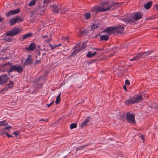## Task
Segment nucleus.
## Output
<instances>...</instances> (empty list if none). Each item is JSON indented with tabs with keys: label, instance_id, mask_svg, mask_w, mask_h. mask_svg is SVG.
<instances>
[{
	"label": "nucleus",
	"instance_id": "nucleus-1",
	"mask_svg": "<svg viewBox=\"0 0 158 158\" xmlns=\"http://www.w3.org/2000/svg\"><path fill=\"white\" fill-rule=\"evenodd\" d=\"M143 16L142 13L137 12L134 14L128 15L126 17L120 18V19L127 24H134L138 20L141 19Z\"/></svg>",
	"mask_w": 158,
	"mask_h": 158
},
{
	"label": "nucleus",
	"instance_id": "nucleus-2",
	"mask_svg": "<svg viewBox=\"0 0 158 158\" xmlns=\"http://www.w3.org/2000/svg\"><path fill=\"white\" fill-rule=\"evenodd\" d=\"M107 3L105 2L102 4L100 6H96L93 8L91 11L92 12L93 14H96L98 12L105 11L109 10L110 9V7L107 6Z\"/></svg>",
	"mask_w": 158,
	"mask_h": 158
},
{
	"label": "nucleus",
	"instance_id": "nucleus-3",
	"mask_svg": "<svg viewBox=\"0 0 158 158\" xmlns=\"http://www.w3.org/2000/svg\"><path fill=\"white\" fill-rule=\"evenodd\" d=\"M142 99V96L141 95H135L133 97L130 98L125 101V104L128 106L130 104H133L140 102Z\"/></svg>",
	"mask_w": 158,
	"mask_h": 158
},
{
	"label": "nucleus",
	"instance_id": "nucleus-4",
	"mask_svg": "<svg viewBox=\"0 0 158 158\" xmlns=\"http://www.w3.org/2000/svg\"><path fill=\"white\" fill-rule=\"evenodd\" d=\"M19 28H14L11 31L8 32L6 34L5 36L4 37L5 40L8 41H10V39H7L6 36H14L16 35L19 32Z\"/></svg>",
	"mask_w": 158,
	"mask_h": 158
},
{
	"label": "nucleus",
	"instance_id": "nucleus-5",
	"mask_svg": "<svg viewBox=\"0 0 158 158\" xmlns=\"http://www.w3.org/2000/svg\"><path fill=\"white\" fill-rule=\"evenodd\" d=\"M23 68L22 66L19 65H12L11 66L9 70V73L13 72V71H17L18 73H20L23 71Z\"/></svg>",
	"mask_w": 158,
	"mask_h": 158
},
{
	"label": "nucleus",
	"instance_id": "nucleus-6",
	"mask_svg": "<svg viewBox=\"0 0 158 158\" xmlns=\"http://www.w3.org/2000/svg\"><path fill=\"white\" fill-rule=\"evenodd\" d=\"M152 52L153 51H149L145 52H141L140 54H138L133 58L130 59L129 60L130 61H137L139 60L140 58L143 57V55L148 56L149 55L150 53Z\"/></svg>",
	"mask_w": 158,
	"mask_h": 158
},
{
	"label": "nucleus",
	"instance_id": "nucleus-7",
	"mask_svg": "<svg viewBox=\"0 0 158 158\" xmlns=\"http://www.w3.org/2000/svg\"><path fill=\"white\" fill-rule=\"evenodd\" d=\"M86 44L84 43L80 44H77L75 46V50L73 52H77L81 50H83L85 48Z\"/></svg>",
	"mask_w": 158,
	"mask_h": 158
},
{
	"label": "nucleus",
	"instance_id": "nucleus-8",
	"mask_svg": "<svg viewBox=\"0 0 158 158\" xmlns=\"http://www.w3.org/2000/svg\"><path fill=\"white\" fill-rule=\"evenodd\" d=\"M9 79L6 74H3L0 76V85H2L7 83Z\"/></svg>",
	"mask_w": 158,
	"mask_h": 158
},
{
	"label": "nucleus",
	"instance_id": "nucleus-9",
	"mask_svg": "<svg viewBox=\"0 0 158 158\" xmlns=\"http://www.w3.org/2000/svg\"><path fill=\"white\" fill-rule=\"evenodd\" d=\"M127 120L131 123L135 122V116L134 114L128 113L127 114Z\"/></svg>",
	"mask_w": 158,
	"mask_h": 158
},
{
	"label": "nucleus",
	"instance_id": "nucleus-10",
	"mask_svg": "<svg viewBox=\"0 0 158 158\" xmlns=\"http://www.w3.org/2000/svg\"><path fill=\"white\" fill-rule=\"evenodd\" d=\"M20 12V9L19 8H18L13 10H10L7 13L6 15L7 17H9L11 15H14L16 14L19 13Z\"/></svg>",
	"mask_w": 158,
	"mask_h": 158
},
{
	"label": "nucleus",
	"instance_id": "nucleus-11",
	"mask_svg": "<svg viewBox=\"0 0 158 158\" xmlns=\"http://www.w3.org/2000/svg\"><path fill=\"white\" fill-rule=\"evenodd\" d=\"M114 28L116 27H108L106 28L104 31V32H106L109 34H111L114 31Z\"/></svg>",
	"mask_w": 158,
	"mask_h": 158
},
{
	"label": "nucleus",
	"instance_id": "nucleus-12",
	"mask_svg": "<svg viewBox=\"0 0 158 158\" xmlns=\"http://www.w3.org/2000/svg\"><path fill=\"white\" fill-rule=\"evenodd\" d=\"M116 28H114V31L116 32L118 34H121L123 32L124 28L123 27L119 25L114 26Z\"/></svg>",
	"mask_w": 158,
	"mask_h": 158
},
{
	"label": "nucleus",
	"instance_id": "nucleus-13",
	"mask_svg": "<svg viewBox=\"0 0 158 158\" xmlns=\"http://www.w3.org/2000/svg\"><path fill=\"white\" fill-rule=\"evenodd\" d=\"M46 7H45L44 6H40L37 8V11L40 14H43L45 11L46 9Z\"/></svg>",
	"mask_w": 158,
	"mask_h": 158
},
{
	"label": "nucleus",
	"instance_id": "nucleus-14",
	"mask_svg": "<svg viewBox=\"0 0 158 158\" xmlns=\"http://www.w3.org/2000/svg\"><path fill=\"white\" fill-rule=\"evenodd\" d=\"M90 116H88L83 121L81 124V126L82 128H83L85 126L87 123L90 120Z\"/></svg>",
	"mask_w": 158,
	"mask_h": 158
},
{
	"label": "nucleus",
	"instance_id": "nucleus-15",
	"mask_svg": "<svg viewBox=\"0 0 158 158\" xmlns=\"http://www.w3.org/2000/svg\"><path fill=\"white\" fill-rule=\"evenodd\" d=\"M31 55H29L28 56V57L24 65H29L31 64L32 63V60L31 59Z\"/></svg>",
	"mask_w": 158,
	"mask_h": 158
},
{
	"label": "nucleus",
	"instance_id": "nucleus-16",
	"mask_svg": "<svg viewBox=\"0 0 158 158\" xmlns=\"http://www.w3.org/2000/svg\"><path fill=\"white\" fill-rule=\"evenodd\" d=\"M13 86V81H9V83L7 84L6 86L3 89L4 90L6 89L11 88Z\"/></svg>",
	"mask_w": 158,
	"mask_h": 158
},
{
	"label": "nucleus",
	"instance_id": "nucleus-17",
	"mask_svg": "<svg viewBox=\"0 0 158 158\" xmlns=\"http://www.w3.org/2000/svg\"><path fill=\"white\" fill-rule=\"evenodd\" d=\"M152 2L150 1L144 5V7L146 9H148L151 6Z\"/></svg>",
	"mask_w": 158,
	"mask_h": 158
},
{
	"label": "nucleus",
	"instance_id": "nucleus-18",
	"mask_svg": "<svg viewBox=\"0 0 158 158\" xmlns=\"http://www.w3.org/2000/svg\"><path fill=\"white\" fill-rule=\"evenodd\" d=\"M109 38V36L107 35H104L100 36V40H107Z\"/></svg>",
	"mask_w": 158,
	"mask_h": 158
},
{
	"label": "nucleus",
	"instance_id": "nucleus-19",
	"mask_svg": "<svg viewBox=\"0 0 158 158\" xmlns=\"http://www.w3.org/2000/svg\"><path fill=\"white\" fill-rule=\"evenodd\" d=\"M96 53V52L91 53V52H89L87 54L86 56L89 58H91L93 57Z\"/></svg>",
	"mask_w": 158,
	"mask_h": 158
},
{
	"label": "nucleus",
	"instance_id": "nucleus-20",
	"mask_svg": "<svg viewBox=\"0 0 158 158\" xmlns=\"http://www.w3.org/2000/svg\"><path fill=\"white\" fill-rule=\"evenodd\" d=\"M36 47L35 44L32 43L30 44L28 50L33 51Z\"/></svg>",
	"mask_w": 158,
	"mask_h": 158
},
{
	"label": "nucleus",
	"instance_id": "nucleus-21",
	"mask_svg": "<svg viewBox=\"0 0 158 158\" xmlns=\"http://www.w3.org/2000/svg\"><path fill=\"white\" fill-rule=\"evenodd\" d=\"M6 121L4 120L0 121V127H5L8 125V123H6Z\"/></svg>",
	"mask_w": 158,
	"mask_h": 158
},
{
	"label": "nucleus",
	"instance_id": "nucleus-22",
	"mask_svg": "<svg viewBox=\"0 0 158 158\" xmlns=\"http://www.w3.org/2000/svg\"><path fill=\"white\" fill-rule=\"evenodd\" d=\"M84 16L85 19L88 20L91 17V15L89 12H87L85 14Z\"/></svg>",
	"mask_w": 158,
	"mask_h": 158
},
{
	"label": "nucleus",
	"instance_id": "nucleus-23",
	"mask_svg": "<svg viewBox=\"0 0 158 158\" xmlns=\"http://www.w3.org/2000/svg\"><path fill=\"white\" fill-rule=\"evenodd\" d=\"M32 35V33H29L23 35V40H24L28 38V37H30V36Z\"/></svg>",
	"mask_w": 158,
	"mask_h": 158
},
{
	"label": "nucleus",
	"instance_id": "nucleus-24",
	"mask_svg": "<svg viewBox=\"0 0 158 158\" xmlns=\"http://www.w3.org/2000/svg\"><path fill=\"white\" fill-rule=\"evenodd\" d=\"M17 22L15 18H13L12 19H11L10 20V23L11 25H12L15 24Z\"/></svg>",
	"mask_w": 158,
	"mask_h": 158
},
{
	"label": "nucleus",
	"instance_id": "nucleus-25",
	"mask_svg": "<svg viewBox=\"0 0 158 158\" xmlns=\"http://www.w3.org/2000/svg\"><path fill=\"white\" fill-rule=\"evenodd\" d=\"M53 11L56 13H58L59 10V8L57 6L54 5L53 6Z\"/></svg>",
	"mask_w": 158,
	"mask_h": 158
},
{
	"label": "nucleus",
	"instance_id": "nucleus-26",
	"mask_svg": "<svg viewBox=\"0 0 158 158\" xmlns=\"http://www.w3.org/2000/svg\"><path fill=\"white\" fill-rule=\"evenodd\" d=\"M60 93L59 94L57 97L56 100L55 101V103L56 104H58L60 102Z\"/></svg>",
	"mask_w": 158,
	"mask_h": 158
},
{
	"label": "nucleus",
	"instance_id": "nucleus-27",
	"mask_svg": "<svg viewBox=\"0 0 158 158\" xmlns=\"http://www.w3.org/2000/svg\"><path fill=\"white\" fill-rule=\"evenodd\" d=\"M50 0H44L43 3L44 6L45 7L48 6V4Z\"/></svg>",
	"mask_w": 158,
	"mask_h": 158
},
{
	"label": "nucleus",
	"instance_id": "nucleus-28",
	"mask_svg": "<svg viewBox=\"0 0 158 158\" xmlns=\"http://www.w3.org/2000/svg\"><path fill=\"white\" fill-rule=\"evenodd\" d=\"M36 4L35 1L34 0H32L28 4V6H34Z\"/></svg>",
	"mask_w": 158,
	"mask_h": 158
},
{
	"label": "nucleus",
	"instance_id": "nucleus-29",
	"mask_svg": "<svg viewBox=\"0 0 158 158\" xmlns=\"http://www.w3.org/2000/svg\"><path fill=\"white\" fill-rule=\"evenodd\" d=\"M77 126V124L74 123H73L70 125V128L71 129H73L76 128Z\"/></svg>",
	"mask_w": 158,
	"mask_h": 158
},
{
	"label": "nucleus",
	"instance_id": "nucleus-30",
	"mask_svg": "<svg viewBox=\"0 0 158 158\" xmlns=\"http://www.w3.org/2000/svg\"><path fill=\"white\" fill-rule=\"evenodd\" d=\"M15 18L16 19V20L17 21V22H21L23 20V18H20L19 17H18Z\"/></svg>",
	"mask_w": 158,
	"mask_h": 158
},
{
	"label": "nucleus",
	"instance_id": "nucleus-31",
	"mask_svg": "<svg viewBox=\"0 0 158 158\" xmlns=\"http://www.w3.org/2000/svg\"><path fill=\"white\" fill-rule=\"evenodd\" d=\"M98 27V25L97 24H94L92 26L91 29L92 30H94L96 28Z\"/></svg>",
	"mask_w": 158,
	"mask_h": 158
},
{
	"label": "nucleus",
	"instance_id": "nucleus-32",
	"mask_svg": "<svg viewBox=\"0 0 158 158\" xmlns=\"http://www.w3.org/2000/svg\"><path fill=\"white\" fill-rule=\"evenodd\" d=\"M87 32V31L86 30H83L82 31H81L80 32V33L79 35V36H82L83 35V33H86Z\"/></svg>",
	"mask_w": 158,
	"mask_h": 158
},
{
	"label": "nucleus",
	"instance_id": "nucleus-33",
	"mask_svg": "<svg viewBox=\"0 0 158 158\" xmlns=\"http://www.w3.org/2000/svg\"><path fill=\"white\" fill-rule=\"evenodd\" d=\"M60 45V44H58L57 45H55L54 46H53L51 44H50V47L51 48V49L52 50L54 49L56 47H59Z\"/></svg>",
	"mask_w": 158,
	"mask_h": 158
},
{
	"label": "nucleus",
	"instance_id": "nucleus-34",
	"mask_svg": "<svg viewBox=\"0 0 158 158\" xmlns=\"http://www.w3.org/2000/svg\"><path fill=\"white\" fill-rule=\"evenodd\" d=\"M11 128L10 126H8V127H5L3 129V130H9V129H11Z\"/></svg>",
	"mask_w": 158,
	"mask_h": 158
},
{
	"label": "nucleus",
	"instance_id": "nucleus-35",
	"mask_svg": "<svg viewBox=\"0 0 158 158\" xmlns=\"http://www.w3.org/2000/svg\"><path fill=\"white\" fill-rule=\"evenodd\" d=\"M41 62V61L40 60H36L35 63V64H37Z\"/></svg>",
	"mask_w": 158,
	"mask_h": 158
},
{
	"label": "nucleus",
	"instance_id": "nucleus-36",
	"mask_svg": "<svg viewBox=\"0 0 158 158\" xmlns=\"http://www.w3.org/2000/svg\"><path fill=\"white\" fill-rule=\"evenodd\" d=\"M11 65V63H10L9 62H8V63H7L5 64L4 66H10Z\"/></svg>",
	"mask_w": 158,
	"mask_h": 158
},
{
	"label": "nucleus",
	"instance_id": "nucleus-37",
	"mask_svg": "<svg viewBox=\"0 0 158 158\" xmlns=\"http://www.w3.org/2000/svg\"><path fill=\"white\" fill-rule=\"evenodd\" d=\"M125 83L126 85H129L130 84V82L129 80H127L125 81Z\"/></svg>",
	"mask_w": 158,
	"mask_h": 158
},
{
	"label": "nucleus",
	"instance_id": "nucleus-38",
	"mask_svg": "<svg viewBox=\"0 0 158 158\" xmlns=\"http://www.w3.org/2000/svg\"><path fill=\"white\" fill-rule=\"evenodd\" d=\"M54 102V101H52L50 103L47 104V106L48 107L50 106Z\"/></svg>",
	"mask_w": 158,
	"mask_h": 158
},
{
	"label": "nucleus",
	"instance_id": "nucleus-39",
	"mask_svg": "<svg viewBox=\"0 0 158 158\" xmlns=\"http://www.w3.org/2000/svg\"><path fill=\"white\" fill-rule=\"evenodd\" d=\"M62 38L64 40H68L69 39V38L67 37H62Z\"/></svg>",
	"mask_w": 158,
	"mask_h": 158
},
{
	"label": "nucleus",
	"instance_id": "nucleus-40",
	"mask_svg": "<svg viewBox=\"0 0 158 158\" xmlns=\"http://www.w3.org/2000/svg\"><path fill=\"white\" fill-rule=\"evenodd\" d=\"M13 134L16 136L19 134V132L17 131L14 132H13Z\"/></svg>",
	"mask_w": 158,
	"mask_h": 158
},
{
	"label": "nucleus",
	"instance_id": "nucleus-41",
	"mask_svg": "<svg viewBox=\"0 0 158 158\" xmlns=\"http://www.w3.org/2000/svg\"><path fill=\"white\" fill-rule=\"evenodd\" d=\"M6 135L9 137H12L13 136L11 135H9L7 133H6Z\"/></svg>",
	"mask_w": 158,
	"mask_h": 158
},
{
	"label": "nucleus",
	"instance_id": "nucleus-42",
	"mask_svg": "<svg viewBox=\"0 0 158 158\" xmlns=\"http://www.w3.org/2000/svg\"><path fill=\"white\" fill-rule=\"evenodd\" d=\"M140 137L143 140H144V136L143 135H141Z\"/></svg>",
	"mask_w": 158,
	"mask_h": 158
},
{
	"label": "nucleus",
	"instance_id": "nucleus-43",
	"mask_svg": "<svg viewBox=\"0 0 158 158\" xmlns=\"http://www.w3.org/2000/svg\"><path fill=\"white\" fill-rule=\"evenodd\" d=\"M155 7L156 8V9L158 10V5H156L155 6Z\"/></svg>",
	"mask_w": 158,
	"mask_h": 158
},
{
	"label": "nucleus",
	"instance_id": "nucleus-44",
	"mask_svg": "<svg viewBox=\"0 0 158 158\" xmlns=\"http://www.w3.org/2000/svg\"><path fill=\"white\" fill-rule=\"evenodd\" d=\"M40 121H47V119L44 120V119H40Z\"/></svg>",
	"mask_w": 158,
	"mask_h": 158
},
{
	"label": "nucleus",
	"instance_id": "nucleus-45",
	"mask_svg": "<svg viewBox=\"0 0 158 158\" xmlns=\"http://www.w3.org/2000/svg\"><path fill=\"white\" fill-rule=\"evenodd\" d=\"M3 19L0 16V21H2L3 20Z\"/></svg>",
	"mask_w": 158,
	"mask_h": 158
},
{
	"label": "nucleus",
	"instance_id": "nucleus-46",
	"mask_svg": "<svg viewBox=\"0 0 158 158\" xmlns=\"http://www.w3.org/2000/svg\"><path fill=\"white\" fill-rule=\"evenodd\" d=\"M42 37H43V38H46V37H47V35H44V36H42Z\"/></svg>",
	"mask_w": 158,
	"mask_h": 158
},
{
	"label": "nucleus",
	"instance_id": "nucleus-47",
	"mask_svg": "<svg viewBox=\"0 0 158 158\" xmlns=\"http://www.w3.org/2000/svg\"><path fill=\"white\" fill-rule=\"evenodd\" d=\"M123 89H126V86H125V85H124L123 86Z\"/></svg>",
	"mask_w": 158,
	"mask_h": 158
},
{
	"label": "nucleus",
	"instance_id": "nucleus-48",
	"mask_svg": "<svg viewBox=\"0 0 158 158\" xmlns=\"http://www.w3.org/2000/svg\"><path fill=\"white\" fill-rule=\"evenodd\" d=\"M61 13H62L63 14H65V12H61Z\"/></svg>",
	"mask_w": 158,
	"mask_h": 158
},
{
	"label": "nucleus",
	"instance_id": "nucleus-49",
	"mask_svg": "<svg viewBox=\"0 0 158 158\" xmlns=\"http://www.w3.org/2000/svg\"><path fill=\"white\" fill-rule=\"evenodd\" d=\"M50 40H48V42H49L50 41Z\"/></svg>",
	"mask_w": 158,
	"mask_h": 158
},
{
	"label": "nucleus",
	"instance_id": "nucleus-50",
	"mask_svg": "<svg viewBox=\"0 0 158 158\" xmlns=\"http://www.w3.org/2000/svg\"><path fill=\"white\" fill-rule=\"evenodd\" d=\"M96 49V50H97V51H98V50H98V49Z\"/></svg>",
	"mask_w": 158,
	"mask_h": 158
},
{
	"label": "nucleus",
	"instance_id": "nucleus-51",
	"mask_svg": "<svg viewBox=\"0 0 158 158\" xmlns=\"http://www.w3.org/2000/svg\"><path fill=\"white\" fill-rule=\"evenodd\" d=\"M1 57H0V60H1Z\"/></svg>",
	"mask_w": 158,
	"mask_h": 158
}]
</instances>
